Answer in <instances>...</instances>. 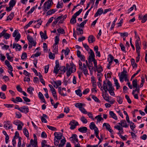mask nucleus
Segmentation results:
<instances>
[{
    "mask_svg": "<svg viewBox=\"0 0 147 147\" xmlns=\"http://www.w3.org/2000/svg\"><path fill=\"white\" fill-rule=\"evenodd\" d=\"M90 53L88 59V63L90 64L93 61L94 64V68H97V62L94 58L95 55L92 49H90Z\"/></svg>",
    "mask_w": 147,
    "mask_h": 147,
    "instance_id": "obj_1",
    "label": "nucleus"
},
{
    "mask_svg": "<svg viewBox=\"0 0 147 147\" xmlns=\"http://www.w3.org/2000/svg\"><path fill=\"white\" fill-rule=\"evenodd\" d=\"M7 30L4 29L3 31L0 33V38L2 37L3 36L4 38L6 39H9L11 36V35L6 32Z\"/></svg>",
    "mask_w": 147,
    "mask_h": 147,
    "instance_id": "obj_2",
    "label": "nucleus"
},
{
    "mask_svg": "<svg viewBox=\"0 0 147 147\" xmlns=\"http://www.w3.org/2000/svg\"><path fill=\"white\" fill-rule=\"evenodd\" d=\"M12 36L13 37H16L15 39L17 42L19 40L21 37L19 33L18 30H16L14 31L13 33Z\"/></svg>",
    "mask_w": 147,
    "mask_h": 147,
    "instance_id": "obj_3",
    "label": "nucleus"
},
{
    "mask_svg": "<svg viewBox=\"0 0 147 147\" xmlns=\"http://www.w3.org/2000/svg\"><path fill=\"white\" fill-rule=\"evenodd\" d=\"M69 125L71 126L70 128L71 129L73 130L75 129L76 126L78 125V122L75 120H72L70 121Z\"/></svg>",
    "mask_w": 147,
    "mask_h": 147,
    "instance_id": "obj_4",
    "label": "nucleus"
},
{
    "mask_svg": "<svg viewBox=\"0 0 147 147\" xmlns=\"http://www.w3.org/2000/svg\"><path fill=\"white\" fill-rule=\"evenodd\" d=\"M76 134H73L72 136L69 138V139L71 140V141L74 144H75L76 143L75 142L78 143V138Z\"/></svg>",
    "mask_w": 147,
    "mask_h": 147,
    "instance_id": "obj_5",
    "label": "nucleus"
},
{
    "mask_svg": "<svg viewBox=\"0 0 147 147\" xmlns=\"http://www.w3.org/2000/svg\"><path fill=\"white\" fill-rule=\"evenodd\" d=\"M18 109L22 113H27L29 112L28 107L26 106H24L22 107L19 108Z\"/></svg>",
    "mask_w": 147,
    "mask_h": 147,
    "instance_id": "obj_6",
    "label": "nucleus"
},
{
    "mask_svg": "<svg viewBox=\"0 0 147 147\" xmlns=\"http://www.w3.org/2000/svg\"><path fill=\"white\" fill-rule=\"evenodd\" d=\"M51 6V3H47V2H45L43 6V11L44 12H46L48 11V10L49 9Z\"/></svg>",
    "mask_w": 147,
    "mask_h": 147,
    "instance_id": "obj_7",
    "label": "nucleus"
},
{
    "mask_svg": "<svg viewBox=\"0 0 147 147\" xmlns=\"http://www.w3.org/2000/svg\"><path fill=\"white\" fill-rule=\"evenodd\" d=\"M3 127L5 128H7L8 129H10L12 128V126L10 121H8L4 122Z\"/></svg>",
    "mask_w": 147,
    "mask_h": 147,
    "instance_id": "obj_8",
    "label": "nucleus"
},
{
    "mask_svg": "<svg viewBox=\"0 0 147 147\" xmlns=\"http://www.w3.org/2000/svg\"><path fill=\"white\" fill-rule=\"evenodd\" d=\"M27 38L30 44H33V46H36V42L34 40V39L32 37L28 35L27 36Z\"/></svg>",
    "mask_w": 147,
    "mask_h": 147,
    "instance_id": "obj_9",
    "label": "nucleus"
},
{
    "mask_svg": "<svg viewBox=\"0 0 147 147\" xmlns=\"http://www.w3.org/2000/svg\"><path fill=\"white\" fill-rule=\"evenodd\" d=\"M54 135L55 138H56L57 140H60L62 138L63 134L60 132H55L54 133Z\"/></svg>",
    "mask_w": 147,
    "mask_h": 147,
    "instance_id": "obj_10",
    "label": "nucleus"
},
{
    "mask_svg": "<svg viewBox=\"0 0 147 147\" xmlns=\"http://www.w3.org/2000/svg\"><path fill=\"white\" fill-rule=\"evenodd\" d=\"M103 126H105L106 129L110 133H112L113 131V130L111 128V126L108 123H104L103 124Z\"/></svg>",
    "mask_w": 147,
    "mask_h": 147,
    "instance_id": "obj_11",
    "label": "nucleus"
},
{
    "mask_svg": "<svg viewBox=\"0 0 147 147\" xmlns=\"http://www.w3.org/2000/svg\"><path fill=\"white\" fill-rule=\"evenodd\" d=\"M119 124L121 126L123 127H127L129 126V125L127 124L125 120H122L121 121L120 123H119Z\"/></svg>",
    "mask_w": 147,
    "mask_h": 147,
    "instance_id": "obj_12",
    "label": "nucleus"
},
{
    "mask_svg": "<svg viewBox=\"0 0 147 147\" xmlns=\"http://www.w3.org/2000/svg\"><path fill=\"white\" fill-rule=\"evenodd\" d=\"M95 37L92 35L89 36L88 38V42L90 43H92L95 41Z\"/></svg>",
    "mask_w": 147,
    "mask_h": 147,
    "instance_id": "obj_13",
    "label": "nucleus"
},
{
    "mask_svg": "<svg viewBox=\"0 0 147 147\" xmlns=\"http://www.w3.org/2000/svg\"><path fill=\"white\" fill-rule=\"evenodd\" d=\"M87 130V128L86 127H80L78 129V131L82 133H86Z\"/></svg>",
    "mask_w": 147,
    "mask_h": 147,
    "instance_id": "obj_14",
    "label": "nucleus"
},
{
    "mask_svg": "<svg viewBox=\"0 0 147 147\" xmlns=\"http://www.w3.org/2000/svg\"><path fill=\"white\" fill-rule=\"evenodd\" d=\"M103 13V10L102 8H99L98 9L97 11L95 14L94 17H97L99 15H100Z\"/></svg>",
    "mask_w": 147,
    "mask_h": 147,
    "instance_id": "obj_15",
    "label": "nucleus"
},
{
    "mask_svg": "<svg viewBox=\"0 0 147 147\" xmlns=\"http://www.w3.org/2000/svg\"><path fill=\"white\" fill-rule=\"evenodd\" d=\"M109 115L113 119L115 120L117 119V117L116 115L113 111H110L109 113Z\"/></svg>",
    "mask_w": 147,
    "mask_h": 147,
    "instance_id": "obj_16",
    "label": "nucleus"
},
{
    "mask_svg": "<svg viewBox=\"0 0 147 147\" xmlns=\"http://www.w3.org/2000/svg\"><path fill=\"white\" fill-rule=\"evenodd\" d=\"M131 64L132 65L133 68H136L137 67V64L135 62V60L134 59H131Z\"/></svg>",
    "mask_w": 147,
    "mask_h": 147,
    "instance_id": "obj_17",
    "label": "nucleus"
},
{
    "mask_svg": "<svg viewBox=\"0 0 147 147\" xmlns=\"http://www.w3.org/2000/svg\"><path fill=\"white\" fill-rule=\"evenodd\" d=\"M31 145L33 147H36L37 146V141H33L32 139H31L30 141Z\"/></svg>",
    "mask_w": 147,
    "mask_h": 147,
    "instance_id": "obj_18",
    "label": "nucleus"
},
{
    "mask_svg": "<svg viewBox=\"0 0 147 147\" xmlns=\"http://www.w3.org/2000/svg\"><path fill=\"white\" fill-rule=\"evenodd\" d=\"M107 84H106L105 81H104L103 82V89L105 90V92L106 93H107L108 90V89L107 86Z\"/></svg>",
    "mask_w": 147,
    "mask_h": 147,
    "instance_id": "obj_19",
    "label": "nucleus"
},
{
    "mask_svg": "<svg viewBox=\"0 0 147 147\" xmlns=\"http://www.w3.org/2000/svg\"><path fill=\"white\" fill-rule=\"evenodd\" d=\"M59 67V64H55V66L54 67V70L53 71V73L57 74L58 73L59 69H58Z\"/></svg>",
    "mask_w": 147,
    "mask_h": 147,
    "instance_id": "obj_20",
    "label": "nucleus"
},
{
    "mask_svg": "<svg viewBox=\"0 0 147 147\" xmlns=\"http://www.w3.org/2000/svg\"><path fill=\"white\" fill-rule=\"evenodd\" d=\"M46 32L45 31V32L46 33ZM40 33L41 38H43L45 40L48 38L47 36L46 35V33L44 34L42 32L40 31Z\"/></svg>",
    "mask_w": 147,
    "mask_h": 147,
    "instance_id": "obj_21",
    "label": "nucleus"
},
{
    "mask_svg": "<svg viewBox=\"0 0 147 147\" xmlns=\"http://www.w3.org/2000/svg\"><path fill=\"white\" fill-rule=\"evenodd\" d=\"M63 18L62 16H60L58 17L56 19L55 21H54L52 23V25L53 26H55L56 24L60 20H61V18Z\"/></svg>",
    "mask_w": 147,
    "mask_h": 147,
    "instance_id": "obj_22",
    "label": "nucleus"
},
{
    "mask_svg": "<svg viewBox=\"0 0 147 147\" xmlns=\"http://www.w3.org/2000/svg\"><path fill=\"white\" fill-rule=\"evenodd\" d=\"M114 90V88L113 87H111L109 88L108 90L109 91V94L111 95L114 96L115 95Z\"/></svg>",
    "mask_w": 147,
    "mask_h": 147,
    "instance_id": "obj_23",
    "label": "nucleus"
},
{
    "mask_svg": "<svg viewBox=\"0 0 147 147\" xmlns=\"http://www.w3.org/2000/svg\"><path fill=\"white\" fill-rule=\"evenodd\" d=\"M66 140L64 138V139H62L60 142V143L59 144V147H63L65 144Z\"/></svg>",
    "mask_w": 147,
    "mask_h": 147,
    "instance_id": "obj_24",
    "label": "nucleus"
},
{
    "mask_svg": "<svg viewBox=\"0 0 147 147\" xmlns=\"http://www.w3.org/2000/svg\"><path fill=\"white\" fill-rule=\"evenodd\" d=\"M14 16V13L13 12L11 13L7 17L6 21L8 20H11L13 19Z\"/></svg>",
    "mask_w": 147,
    "mask_h": 147,
    "instance_id": "obj_25",
    "label": "nucleus"
},
{
    "mask_svg": "<svg viewBox=\"0 0 147 147\" xmlns=\"http://www.w3.org/2000/svg\"><path fill=\"white\" fill-rule=\"evenodd\" d=\"M56 11V10L55 9H52L50 10L47 12L46 16H47L48 15H50L53 14Z\"/></svg>",
    "mask_w": 147,
    "mask_h": 147,
    "instance_id": "obj_26",
    "label": "nucleus"
},
{
    "mask_svg": "<svg viewBox=\"0 0 147 147\" xmlns=\"http://www.w3.org/2000/svg\"><path fill=\"white\" fill-rule=\"evenodd\" d=\"M84 106V104L80 102L76 103L75 104V106L79 108V109L82 108L83 106Z\"/></svg>",
    "mask_w": 147,
    "mask_h": 147,
    "instance_id": "obj_27",
    "label": "nucleus"
},
{
    "mask_svg": "<svg viewBox=\"0 0 147 147\" xmlns=\"http://www.w3.org/2000/svg\"><path fill=\"white\" fill-rule=\"evenodd\" d=\"M137 79H135L134 80L132 81V86L134 88L137 87L139 86L137 84Z\"/></svg>",
    "mask_w": 147,
    "mask_h": 147,
    "instance_id": "obj_28",
    "label": "nucleus"
},
{
    "mask_svg": "<svg viewBox=\"0 0 147 147\" xmlns=\"http://www.w3.org/2000/svg\"><path fill=\"white\" fill-rule=\"evenodd\" d=\"M89 127L90 129L92 130L93 129L94 130L96 128H97L94 122H92L90 123Z\"/></svg>",
    "mask_w": 147,
    "mask_h": 147,
    "instance_id": "obj_29",
    "label": "nucleus"
},
{
    "mask_svg": "<svg viewBox=\"0 0 147 147\" xmlns=\"http://www.w3.org/2000/svg\"><path fill=\"white\" fill-rule=\"evenodd\" d=\"M56 45L53 44V51L55 53H57L58 52V46H56Z\"/></svg>",
    "mask_w": 147,
    "mask_h": 147,
    "instance_id": "obj_30",
    "label": "nucleus"
},
{
    "mask_svg": "<svg viewBox=\"0 0 147 147\" xmlns=\"http://www.w3.org/2000/svg\"><path fill=\"white\" fill-rule=\"evenodd\" d=\"M34 90V89L32 87L28 88L27 89V92H28L31 95L33 94V93L32 91Z\"/></svg>",
    "mask_w": 147,
    "mask_h": 147,
    "instance_id": "obj_31",
    "label": "nucleus"
},
{
    "mask_svg": "<svg viewBox=\"0 0 147 147\" xmlns=\"http://www.w3.org/2000/svg\"><path fill=\"white\" fill-rule=\"evenodd\" d=\"M60 70L61 71V73L63 74L66 71V67L65 66H61L59 67V70Z\"/></svg>",
    "mask_w": 147,
    "mask_h": 147,
    "instance_id": "obj_32",
    "label": "nucleus"
},
{
    "mask_svg": "<svg viewBox=\"0 0 147 147\" xmlns=\"http://www.w3.org/2000/svg\"><path fill=\"white\" fill-rule=\"evenodd\" d=\"M6 57L7 59L11 62H12L13 61V57H10L8 53H6Z\"/></svg>",
    "mask_w": 147,
    "mask_h": 147,
    "instance_id": "obj_33",
    "label": "nucleus"
},
{
    "mask_svg": "<svg viewBox=\"0 0 147 147\" xmlns=\"http://www.w3.org/2000/svg\"><path fill=\"white\" fill-rule=\"evenodd\" d=\"M23 133L26 137L28 138L29 137V134L28 130L26 128H24L23 129Z\"/></svg>",
    "mask_w": 147,
    "mask_h": 147,
    "instance_id": "obj_34",
    "label": "nucleus"
},
{
    "mask_svg": "<svg viewBox=\"0 0 147 147\" xmlns=\"http://www.w3.org/2000/svg\"><path fill=\"white\" fill-rule=\"evenodd\" d=\"M16 1L15 0H11L9 3V5L13 7L15 5Z\"/></svg>",
    "mask_w": 147,
    "mask_h": 147,
    "instance_id": "obj_35",
    "label": "nucleus"
},
{
    "mask_svg": "<svg viewBox=\"0 0 147 147\" xmlns=\"http://www.w3.org/2000/svg\"><path fill=\"white\" fill-rule=\"evenodd\" d=\"M58 92L59 94H61V96H66L67 95V94L65 92V93H62L61 87H59L58 88Z\"/></svg>",
    "mask_w": 147,
    "mask_h": 147,
    "instance_id": "obj_36",
    "label": "nucleus"
},
{
    "mask_svg": "<svg viewBox=\"0 0 147 147\" xmlns=\"http://www.w3.org/2000/svg\"><path fill=\"white\" fill-rule=\"evenodd\" d=\"M73 69H71V71L70 68H69V69H68L66 73L67 76V77L69 76L71 73H74V72L73 71Z\"/></svg>",
    "mask_w": 147,
    "mask_h": 147,
    "instance_id": "obj_37",
    "label": "nucleus"
},
{
    "mask_svg": "<svg viewBox=\"0 0 147 147\" xmlns=\"http://www.w3.org/2000/svg\"><path fill=\"white\" fill-rule=\"evenodd\" d=\"M95 134H96V137L98 139H99L100 138L98 136L99 131L97 128L94 129Z\"/></svg>",
    "mask_w": 147,
    "mask_h": 147,
    "instance_id": "obj_38",
    "label": "nucleus"
},
{
    "mask_svg": "<svg viewBox=\"0 0 147 147\" xmlns=\"http://www.w3.org/2000/svg\"><path fill=\"white\" fill-rule=\"evenodd\" d=\"M129 123H130V127L131 129L132 130H133L136 127V126L134 125V123L132 122H130Z\"/></svg>",
    "mask_w": 147,
    "mask_h": 147,
    "instance_id": "obj_39",
    "label": "nucleus"
},
{
    "mask_svg": "<svg viewBox=\"0 0 147 147\" xmlns=\"http://www.w3.org/2000/svg\"><path fill=\"white\" fill-rule=\"evenodd\" d=\"M109 58L110 59V61H109V63L110 65L112 64L113 60L114 59V57H113L111 54H109Z\"/></svg>",
    "mask_w": 147,
    "mask_h": 147,
    "instance_id": "obj_40",
    "label": "nucleus"
},
{
    "mask_svg": "<svg viewBox=\"0 0 147 147\" xmlns=\"http://www.w3.org/2000/svg\"><path fill=\"white\" fill-rule=\"evenodd\" d=\"M13 123L14 124L18 125L19 124L21 123V124L22 125V126H23L24 124L21 121H19V120H15L13 121Z\"/></svg>",
    "mask_w": 147,
    "mask_h": 147,
    "instance_id": "obj_41",
    "label": "nucleus"
},
{
    "mask_svg": "<svg viewBox=\"0 0 147 147\" xmlns=\"http://www.w3.org/2000/svg\"><path fill=\"white\" fill-rule=\"evenodd\" d=\"M33 22V21H31L29 22L24 27V29H27V28L32 24Z\"/></svg>",
    "mask_w": 147,
    "mask_h": 147,
    "instance_id": "obj_42",
    "label": "nucleus"
},
{
    "mask_svg": "<svg viewBox=\"0 0 147 147\" xmlns=\"http://www.w3.org/2000/svg\"><path fill=\"white\" fill-rule=\"evenodd\" d=\"M71 70L73 69V71L75 72L76 71V69L74 64L72 62L71 63Z\"/></svg>",
    "mask_w": 147,
    "mask_h": 147,
    "instance_id": "obj_43",
    "label": "nucleus"
},
{
    "mask_svg": "<svg viewBox=\"0 0 147 147\" xmlns=\"http://www.w3.org/2000/svg\"><path fill=\"white\" fill-rule=\"evenodd\" d=\"M80 120L84 123H86L88 122L87 120L84 116L81 117Z\"/></svg>",
    "mask_w": 147,
    "mask_h": 147,
    "instance_id": "obj_44",
    "label": "nucleus"
},
{
    "mask_svg": "<svg viewBox=\"0 0 147 147\" xmlns=\"http://www.w3.org/2000/svg\"><path fill=\"white\" fill-rule=\"evenodd\" d=\"M76 93V94L78 95L79 96H81L82 95V92L80 90L78 89V90H76L75 91Z\"/></svg>",
    "mask_w": 147,
    "mask_h": 147,
    "instance_id": "obj_45",
    "label": "nucleus"
},
{
    "mask_svg": "<svg viewBox=\"0 0 147 147\" xmlns=\"http://www.w3.org/2000/svg\"><path fill=\"white\" fill-rule=\"evenodd\" d=\"M47 127L49 129L51 130L52 131H56L57 129L56 127L51 126L49 125H47Z\"/></svg>",
    "mask_w": 147,
    "mask_h": 147,
    "instance_id": "obj_46",
    "label": "nucleus"
},
{
    "mask_svg": "<svg viewBox=\"0 0 147 147\" xmlns=\"http://www.w3.org/2000/svg\"><path fill=\"white\" fill-rule=\"evenodd\" d=\"M59 37L57 36H56L55 37V43L54 44H55V45H57L59 43Z\"/></svg>",
    "mask_w": 147,
    "mask_h": 147,
    "instance_id": "obj_47",
    "label": "nucleus"
},
{
    "mask_svg": "<svg viewBox=\"0 0 147 147\" xmlns=\"http://www.w3.org/2000/svg\"><path fill=\"white\" fill-rule=\"evenodd\" d=\"M57 31L59 33L63 34L65 33L64 30L61 28H59L58 29Z\"/></svg>",
    "mask_w": 147,
    "mask_h": 147,
    "instance_id": "obj_48",
    "label": "nucleus"
},
{
    "mask_svg": "<svg viewBox=\"0 0 147 147\" xmlns=\"http://www.w3.org/2000/svg\"><path fill=\"white\" fill-rule=\"evenodd\" d=\"M22 49L21 46L18 44H17V45L16 47V51H20Z\"/></svg>",
    "mask_w": 147,
    "mask_h": 147,
    "instance_id": "obj_49",
    "label": "nucleus"
},
{
    "mask_svg": "<svg viewBox=\"0 0 147 147\" xmlns=\"http://www.w3.org/2000/svg\"><path fill=\"white\" fill-rule=\"evenodd\" d=\"M147 20V14H145L144 16L142 18V22L144 23Z\"/></svg>",
    "mask_w": 147,
    "mask_h": 147,
    "instance_id": "obj_50",
    "label": "nucleus"
},
{
    "mask_svg": "<svg viewBox=\"0 0 147 147\" xmlns=\"http://www.w3.org/2000/svg\"><path fill=\"white\" fill-rule=\"evenodd\" d=\"M87 21V20H85L84 21L82 22L80 24L79 26L80 27L83 28L84 26V25L86 24Z\"/></svg>",
    "mask_w": 147,
    "mask_h": 147,
    "instance_id": "obj_51",
    "label": "nucleus"
},
{
    "mask_svg": "<svg viewBox=\"0 0 147 147\" xmlns=\"http://www.w3.org/2000/svg\"><path fill=\"white\" fill-rule=\"evenodd\" d=\"M76 30L80 32L79 33H77L78 35L82 34H83V30L82 29L80 28H77Z\"/></svg>",
    "mask_w": 147,
    "mask_h": 147,
    "instance_id": "obj_52",
    "label": "nucleus"
},
{
    "mask_svg": "<svg viewBox=\"0 0 147 147\" xmlns=\"http://www.w3.org/2000/svg\"><path fill=\"white\" fill-rule=\"evenodd\" d=\"M92 98L95 101L98 102H100V100L98 99L96 96L94 95H92Z\"/></svg>",
    "mask_w": 147,
    "mask_h": 147,
    "instance_id": "obj_53",
    "label": "nucleus"
},
{
    "mask_svg": "<svg viewBox=\"0 0 147 147\" xmlns=\"http://www.w3.org/2000/svg\"><path fill=\"white\" fill-rule=\"evenodd\" d=\"M16 103H17V102H22L23 101L22 99L20 97H17L16 98Z\"/></svg>",
    "mask_w": 147,
    "mask_h": 147,
    "instance_id": "obj_54",
    "label": "nucleus"
},
{
    "mask_svg": "<svg viewBox=\"0 0 147 147\" xmlns=\"http://www.w3.org/2000/svg\"><path fill=\"white\" fill-rule=\"evenodd\" d=\"M52 93L53 96L54 97V98H55L56 100H57V95H55L56 94V91L55 90L52 91Z\"/></svg>",
    "mask_w": 147,
    "mask_h": 147,
    "instance_id": "obj_55",
    "label": "nucleus"
},
{
    "mask_svg": "<svg viewBox=\"0 0 147 147\" xmlns=\"http://www.w3.org/2000/svg\"><path fill=\"white\" fill-rule=\"evenodd\" d=\"M98 68L97 67V71L98 73H100L101 72L103 71V69L101 66L100 65H98Z\"/></svg>",
    "mask_w": 147,
    "mask_h": 147,
    "instance_id": "obj_56",
    "label": "nucleus"
},
{
    "mask_svg": "<svg viewBox=\"0 0 147 147\" xmlns=\"http://www.w3.org/2000/svg\"><path fill=\"white\" fill-rule=\"evenodd\" d=\"M135 8V10H137V8L136 7V6L135 5H134L133 6L131 7L130 8H129L128 11H129L128 13H129V12L133 10L134 9V8Z\"/></svg>",
    "mask_w": 147,
    "mask_h": 147,
    "instance_id": "obj_57",
    "label": "nucleus"
},
{
    "mask_svg": "<svg viewBox=\"0 0 147 147\" xmlns=\"http://www.w3.org/2000/svg\"><path fill=\"white\" fill-rule=\"evenodd\" d=\"M27 57V55L26 53L25 52H24L22 53L21 56V59H26Z\"/></svg>",
    "mask_w": 147,
    "mask_h": 147,
    "instance_id": "obj_58",
    "label": "nucleus"
},
{
    "mask_svg": "<svg viewBox=\"0 0 147 147\" xmlns=\"http://www.w3.org/2000/svg\"><path fill=\"white\" fill-rule=\"evenodd\" d=\"M63 51H65V56H66L68 55L69 53V51H70V50L69 49H67L66 50L63 49L62 51V52H63Z\"/></svg>",
    "mask_w": 147,
    "mask_h": 147,
    "instance_id": "obj_59",
    "label": "nucleus"
},
{
    "mask_svg": "<svg viewBox=\"0 0 147 147\" xmlns=\"http://www.w3.org/2000/svg\"><path fill=\"white\" fill-rule=\"evenodd\" d=\"M117 20V18H115V20L112 23V25L111 26V27L110 28V29L111 30H112L113 29V28H114V26L115 25V24L116 21Z\"/></svg>",
    "mask_w": 147,
    "mask_h": 147,
    "instance_id": "obj_60",
    "label": "nucleus"
},
{
    "mask_svg": "<svg viewBox=\"0 0 147 147\" xmlns=\"http://www.w3.org/2000/svg\"><path fill=\"white\" fill-rule=\"evenodd\" d=\"M106 93H106L105 96L103 97V98L106 101L109 102V97L108 94H107Z\"/></svg>",
    "mask_w": 147,
    "mask_h": 147,
    "instance_id": "obj_61",
    "label": "nucleus"
},
{
    "mask_svg": "<svg viewBox=\"0 0 147 147\" xmlns=\"http://www.w3.org/2000/svg\"><path fill=\"white\" fill-rule=\"evenodd\" d=\"M49 58L51 59H54L55 58V55L52 54L51 52L49 53Z\"/></svg>",
    "mask_w": 147,
    "mask_h": 147,
    "instance_id": "obj_62",
    "label": "nucleus"
},
{
    "mask_svg": "<svg viewBox=\"0 0 147 147\" xmlns=\"http://www.w3.org/2000/svg\"><path fill=\"white\" fill-rule=\"evenodd\" d=\"M53 81L54 82H55L56 83V84L57 85V86L58 87L61 85V82L60 80H58L57 81Z\"/></svg>",
    "mask_w": 147,
    "mask_h": 147,
    "instance_id": "obj_63",
    "label": "nucleus"
},
{
    "mask_svg": "<svg viewBox=\"0 0 147 147\" xmlns=\"http://www.w3.org/2000/svg\"><path fill=\"white\" fill-rule=\"evenodd\" d=\"M46 140H42L41 142L42 147H44L45 146H47V145L46 144Z\"/></svg>",
    "mask_w": 147,
    "mask_h": 147,
    "instance_id": "obj_64",
    "label": "nucleus"
}]
</instances>
